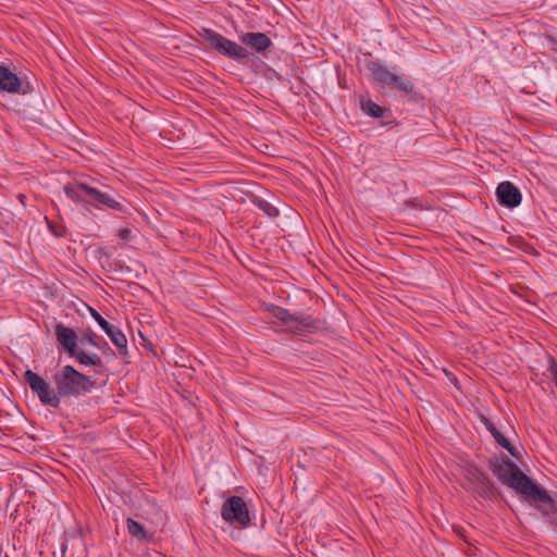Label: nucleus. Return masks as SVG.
<instances>
[{"label": "nucleus", "instance_id": "f257e3e1", "mask_svg": "<svg viewBox=\"0 0 557 557\" xmlns=\"http://www.w3.org/2000/svg\"><path fill=\"white\" fill-rule=\"evenodd\" d=\"M493 474L506 486L520 494L531 506L546 499V490L527 476L509 458L492 463Z\"/></svg>", "mask_w": 557, "mask_h": 557}, {"label": "nucleus", "instance_id": "f03ea898", "mask_svg": "<svg viewBox=\"0 0 557 557\" xmlns=\"http://www.w3.org/2000/svg\"><path fill=\"white\" fill-rule=\"evenodd\" d=\"M67 198L76 203L88 205L95 208L104 206L110 209L124 211L123 205L117 201L113 194L101 191L82 182H71L63 186Z\"/></svg>", "mask_w": 557, "mask_h": 557}, {"label": "nucleus", "instance_id": "7ed1b4c3", "mask_svg": "<svg viewBox=\"0 0 557 557\" xmlns=\"http://www.w3.org/2000/svg\"><path fill=\"white\" fill-rule=\"evenodd\" d=\"M54 383L61 396L74 397L89 393L95 386V382L89 376L70 364L64 366L54 374Z\"/></svg>", "mask_w": 557, "mask_h": 557}, {"label": "nucleus", "instance_id": "20e7f679", "mask_svg": "<svg viewBox=\"0 0 557 557\" xmlns=\"http://www.w3.org/2000/svg\"><path fill=\"white\" fill-rule=\"evenodd\" d=\"M55 336L60 345L67 354L75 358L77 362L85 367H95L102 369L104 367L101 357L97 354H88L85 350L77 349L78 336L76 332L62 323L55 325Z\"/></svg>", "mask_w": 557, "mask_h": 557}, {"label": "nucleus", "instance_id": "39448f33", "mask_svg": "<svg viewBox=\"0 0 557 557\" xmlns=\"http://www.w3.org/2000/svg\"><path fill=\"white\" fill-rule=\"evenodd\" d=\"M366 69L370 73L372 79L383 87L397 89L406 96L414 94L413 83L404 75H397L391 72L381 61L368 60Z\"/></svg>", "mask_w": 557, "mask_h": 557}, {"label": "nucleus", "instance_id": "423d86ee", "mask_svg": "<svg viewBox=\"0 0 557 557\" xmlns=\"http://www.w3.org/2000/svg\"><path fill=\"white\" fill-rule=\"evenodd\" d=\"M199 34L211 49L215 50L223 57L240 62L249 55V52L245 47L222 36L213 29L202 28Z\"/></svg>", "mask_w": 557, "mask_h": 557}, {"label": "nucleus", "instance_id": "0eeeda50", "mask_svg": "<svg viewBox=\"0 0 557 557\" xmlns=\"http://www.w3.org/2000/svg\"><path fill=\"white\" fill-rule=\"evenodd\" d=\"M24 376L32 392L44 405L52 408H59L61 404V395L58 389L55 391L52 388L47 381L32 370H27Z\"/></svg>", "mask_w": 557, "mask_h": 557}, {"label": "nucleus", "instance_id": "6e6552de", "mask_svg": "<svg viewBox=\"0 0 557 557\" xmlns=\"http://www.w3.org/2000/svg\"><path fill=\"white\" fill-rule=\"evenodd\" d=\"M271 314L286 325L292 332L301 333L306 330L315 329L317 322L310 317L299 312H290L280 306L272 305Z\"/></svg>", "mask_w": 557, "mask_h": 557}, {"label": "nucleus", "instance_id": "1a4fd4ad", "mask_svg": "<svg viewBox=\"0 0 557 557\" xmlns=\"http://www.w3.org/2000/svg\"><path fill=\"white\" fill-rule=\"evenodd\" d=\"M221 517L228 524L247 528L250 523L249 511L243 497L231 496L221 508Z\"/></svg>", "mask_w": 557, "mask_h": 557}, {"label": "nucleus", "instance_id": "9d476101", "mask_svg": "<svg viewBox=\"0 0 557 557\" xmlns=\"http://www.w3.org/2000/svg\"><path fill=\"white\" fill-rule=\"evenodd\" d=\"M90 314L111 342L120 349V355L127 352V338L125 334L116 326L110 324L96 309L90 308Z\"/></svg>", "mask_w": 557, "mask_h": 557}, {"label": "nucleus", "instance_id": "9b49d317", "mask_svg": "<svg viewBox=\"0 0 557 557\" xmlns=\"http://www.w3.org/2000/svg\"><path fill=\"white\" fill-rule=\"evenodd\" d=\"M29 85L23 84L21 78L8 66L0 65V90L10 94H23L28 91Z\"/></svg>", "mask_w": 557, "mask_h": 557}, {"label": "nucleus", "instance_id": "f8f14e48", "mask_svg": "<svg viewBox=\"0 0 557 557\" xmlns=\"http://www.w3.org/2000/svg\"><path fill=\"white\" fill-rule=\"evenodd\" d=\"M496 196L499 205L507 208H516L522 200V195L519 188L509 181L498 184L496 188Z\"/></svg>", "mask_w": 557, "mask_h": 557}, {"label": "nucleus", "instance_id": "ddd939ff", "mask_svg": "<svg viewBox=\"0 0 557 557\" xmlns=\"http://www.w3.org/2000/svg\"><path fill=\"white\" fill-rule=\"evenodd\" d=\"M469 480L474 485L480 496L492 499L495 496V487L493 482L486 476L485 473L478 469L469 470Z\"/></svg>", "mask_w": 557, "mask_h": 557}, {"label": "nucleus", "instance_id": "4468645a", "mask_svg": "<svg viewBox=\"0 0 557 557\" xmlns=\"http://www.w3.org/2000/svg\"><path fill=\"white\" fill-rule=\"evenodd\" d=\"M239 38L244 45L258 53H264L272 46V40L264 33H246Z\"/></svg>", "mask_w": 557, "mask_h": 557}, {"label": "nucleus", "instance_id": "2eb2a0df", "mask_svg": "<svg viewBox=\"0 0 557 557\" xmlns=\"http://www.w3.org/2000/svg\"><path fill=\"white\" fill-rule=\"evenodd\" d=\"M535 508L557 528V496L552 497L546 491V499L539 500Z\"/></svg>", "mask_w": 557, "mask_h": 557}, {"label": "nucleus", "instance_id": "dca6fc26", "mask_svg": "<svg viewBox=\"0 0 557 557\" xmlns=\"http://www.w3.org/2000/svg\"><path fill=\"white\" fill-rule=\"evenodd\" d=\"M482 423L486 428V430L492 434L496 443L510 453L511 456H517L518 453L516 448L511 445V443L497 430L495 424L487 419L486 417L482 416L481 418Z\"/></svg>", "mask_w": 557, "mask_h": 557}, {"label": "nucleus", "instance_id": "f3484780", "mask_svg": "<svg viewBox=\"0 0 557 557\" xmlns=\"http://www.w3.org/2000/svg\"><path fill=\"white\" fill-rule=\"evenodd\" d=\"M360 107L364 114L374 117V119H381L384 116V113L386 112V109L376 104L371 99L361 98L360 99Z\"/></svg>", "mask_w": 557, "mask_h": 557}, {"label": "nucleus", "instance_id": "a211bd4d", "mask_svg": "<svg viewBox=\"0 0 557 557\" xmlns=\"http://www.w3.org/2000/svg\"><path fill=\"white\" fill-rule=\"evenodd\" d=\"M252 203L270 218H275L278 215V210L272 203H270L268 200L263 198L255 197L252 199Z\"/></svg>", "mask_w": 557, "mask_h": 557}, {"label": "nucleus", "instance_id": "6ab92c4d", "mask_svg": "<svg viewBox=\"0 0 557 557\" xmlns=\"http://www.w3.org/2000/svg\"><path fill=\"white\" fill-rule=\"evenodd\" d=\"M127 530L132 536H134L138 540H147L148 539V534H147V531L145 530V528L139 522L135 521L134 519H131V518L127 519Z\"/></svg>", "mask_w": 557, "mask_h": 557}, {"label": "nucleus", "instance_id": "aec40b11", "mask_svg": "<svg viewBox=\"0 0 557 557\" xmlns=\"http://www.w3.org/2000/svg\"><path fill=\"white\" fill-rule=\"evenodd\" d=\"M45 220L49 231L53 236L57 238H62L66 235V227L62 223L49 220L48 218H45Z\"/></svg>", "mask_w": 557, "mask_h": 557}, {"label": "nucleus", "instance_id": "412c9836", "mask_svg": "<svg viewBox=\"0 0 557 557\" xmlns=\"http://www.w3.org/2000/svg\"><path fill=\"white\" fill-rule=\"evenodd\" d=\"M102 338H103L102 336L96 334L94 331L88 330L85 333H83V335L81 337V344L82 345L89 344L92 347H97V345L100 343V341Z\"/></svg>", "mask_w": 557, "mask_h": 557}, {"label": "nucleus", "instance_id": "4be33fe9", "mask_svg": "<svg viewBox=\"0 0 557 557\" xmlns=\"http://www.w3.org/2000/svg\"><path fill=\"white\" fill-rule=\"evenodd\" d=\"M547 371L549 372V375L552 376V380L554 381L556 387H557V360L554 358H549L548 360V368Z\"/></svg>", "mask_w": 557, "mask_h": 557}, {"label": "nucleus", "instance_id": "5701e85b", "mask_svg": "<svg viewBox=\"0 0 557 557\" xmlns=\"http://www.w3.org/2000/svg\"><path fill=\"white\" fill-rule=\"evenodd\" d=\"M96 348L99 349L104 356H109V357L114 356V351L112 350V348L110 347V345L107 343V341L104 338H102L100 341V343L97 345Z\"/></svg>", "mask_w": 557, "mask_h": 557}, {"label": "nucleus", "instance_id": "b1692460", "mask_svg": "<svg viewBox=\"0 0 557 557\" xmlns=\"http://www.w3.org/2000/svg\"><path fill=\"white\" fill-rule=\"evenodd\" d=\"M131 236V230L129 228H121L119 231V237L121 239L127 240Z\"/></svg>", "mask_w": 557, "mask_h": 557}]
</instances>
